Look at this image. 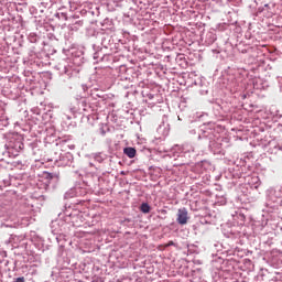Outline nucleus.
<instances>
[{"label":"nucleus","mask_w":282,"mask_h":282,"mask_svg":"<svg viewBox=\"0 0 282 282\" xmlns=\"http://www.w3.org/2000/svg\"><path fill=\"white\" fill-rule=\"evenodd\" d=\"M176 217L177 224L181 226H186V224H188V209H186V207L180 208Z\"/></svg>","instance_id":"1"},{"label":"nucleus","mask_w":282,"mask_h":282,"mask_svg":"<svg viewBox=\"0 0 282 282\" xmlns=\"http://www.w3.org/2000/svg\"><path fill=\"white\" fill-rule=\"evenodd\" d=\"M124 155H128L130 159L135 158V149L134 148H126L123 150Z\"/></svg>","instance_id":"2"},{"label":"nucleus","mask_w":282,"mask_h":282,"mask_svg":"<svg viewBox=\"0 0 282 282\" xmlns=\"http://www.w3.org/2000/svg\"><path fill=\"white\" fill-rule=\"evenodd\" d=\"M141 213H144V215L151 213V206H149L147 203L141 204L140 207Z\"/></svg>","instance_id":"3"},{"label":"nucleus","mask_w":282,"mask_h":282,"mask_svg":"<svg viewBox=\"0 0 282 282\" xmlns=\"http://www.w3.org/2000/svg\"><path fill=\"white\" fill-rule=\"evenodd\" d=\"M15 282H25V278H18L17 280H15Z\"/></svg>","instance_id":"4"},{"label":"nucleus","mask_w":282,"mask_h":282,"mask_svg":"<svg viewBox=\"0 0 282 282\" xmlns=\"http://www.w3.org/2000/svg\"><path fill=\"white\" fill-rule=\"evenodd\" d=\"M169 246H175V242H173V241L167 242V243L165 245V248H169Z\"/></svg>","instance_id":"5"},{"label":"nucleus","mask_w":282,"mask_h":282,"mask_svg":"<svg viewBox=\"0 0 282 282\" xmlns=\"http://www.w3.org/2000/svg\"><path fill=\"white\" fill-rule=\"evenodd\" d=\"M48 177L52 178V174H48Z\"/></svg>","instance_id":"6"}]
</instances>
